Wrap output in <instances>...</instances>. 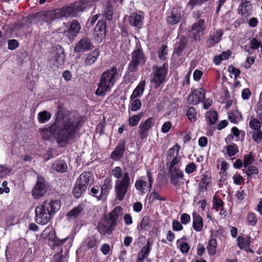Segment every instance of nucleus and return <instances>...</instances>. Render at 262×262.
Instances as JSON below:
<instances>
[{
  "mask_svg": "<svg viewBox=\"0 0 262 262\" xmlns=\"http://www.w3.org/2000/svg\"><path fill=\"white\" fill-rule=\"evenodd\" d=\"M64 117V114L58 111L56 114L55 122L47 128L39 129V132L43 139L50 140L53 136L60 147H64L71 141L76 139L80 129L86 121L85 117L79 116L73 119L70 118L63 121L61 125H57V122L63 119Z\"/></svg>",
  "mask_w": 262,
  "mask_h": 262,
  "instance_id": "nucleus-1",
  "label": "nucleus"
},
{
  "mask_svg": "<svg viewBox=\"0 0 262 262\" xmlns=\"http://www.w3.org/2000/svg\"><path fill=\"white\" fill-rule=\"evenodd\" d=\"M60 208L58 200L45 201L35 208V222L40 225L47 224Z\"/></svg>",
  "mask_w": 262,
  "mask_h": 262,
  "instance_id": "nucleus-2",
  "label": "nucleus"
},
{
  "mask_svg": "<svg viewBox=\"0 0 262 262\" xmlns=\"http://www.w3.org/2000/svg\"><path fill=\"white\" fill-rule=\"evenodd\" d=\"M113 176L117 179L115 181V191L116 198L122 201L126 195L130 186V179L127 172L123 174L120 166H116L112 170Z\"/></svg>",
  "mask_w": 262,
  "mask_h": 262,
  "instance_id": "nucleus-3",
  "label": "nucleus"
},
{
  "mask_svg": "<svg viewBox=\"0 0 262 262\" xmlns=\"http://www.w3.org/2000/svg\"><path fill=\"white\" fill-rule=\"evenodd\" d=\"M118 77V69L115 66L104 72L100 76L98 83V88L95 92L96 95L100 96H105L107 93L111 91Z\"/></svg>",
  "mask_w": 262,
  "mask_h": 262,
  "instance_id": "nucleus-4",
  "label": "nucleus"
},
{
  "mask_svg": "<svg viewBox=\"0 0 262 262\" xmlns=\"http://www.w3.org/2000/svg\"><path fill=\"white\" fill-rule=\"evenodd\" d=\"M122 208L116 206L105 216L103 223L98 224L97 230L101 235H111L118 224V220L123 214Z\"/></svg>",
  "mask_w": 262,
  "mask_h": 262,
  "instance_id": "nucleus-5",
  "label": "nucleus"
},
{
  "mask_svg": "<svg viewBox=\"0 0 262 262\" xmlns=\"http://www.w3.org/2000/svg\"><path fill=\"white\" fill-rule=\"evenodd\" d=\"M72 10V8L68 7V6H64L54 10L33 13L32 17H35L36 19L40 18L48 25H50L55 20L60 19L63 17H71L70 13Z\"/></svg>",
  "mask_w": 262,
  "mask_h": 262,
  "instance_id": "nucleus-6",
  "label": "nucleus"
},
{
  "mask_svg": "<svg viewBox=\"0 0 262 262\" xmlns=\"http://www.w3.org/2000/svg\"><path fill=\"white\" fill-rule=\"evenodd\" d=\"M168 64L167 61L162 66H156L153 68L151 82L154 84L155 89L159 88L166 80L168 73Z\"/></svg>",
  "mask_w": 262,
  "mask_h": 262,
  "instance_id": "nucleus-7",
  "label": "nucleus"
},
{
  "mask_svg": "<svg viewBox=\"0 0 262 262\" xmlns=\"http://www.w3.org/2000/svg\"><path fill=\"white\" fill-rule=\"evenodd\" d=\"M146 58L141 46L132 53V59L128 66V70L131 72H137L140 65H144Z\"/></svg>",
  "mask_w": 262,
  "mask_h": 262,
  "instance_id": "nucleus-8",
  "label": "nucleus"
},
{
  "mask_svg": "<svg viewBox=\"0 0 262 262\" xmlns=\"http://www.w3.org/2000/svg\"><path fill=\"white\" fill-rule=\"evenodd\" d=\"M65 29L62 32L63 35L67 39L72 42L77 36L80 30H81V25L76 19H73L68 23H63Z\"/></svg>",
  "mask_w": 262,
  "mask_h": 262,
  "instance_id": "nucleus-9",
  "label": "nucleus"
},
{
  "mask_svg": "<svg viewBox=\"0 0 262 262\" xmlns=\"http://www.w3.org/2000/svg\"><path fill=\"white\" fill-rule=\"evenodd\" d=\"M66 54L64 49L58 45L54 51L53 56L49 60L51 68H59L64 64Z\"/></svg>",
  "mask_w": 262,
  "mask_h": 262,
  "instance_id": "nucleus-10",
  "label": "nucleus"
},
{
  "mask_svg": "<svg viewBox=\"0 0 262 262\" xmlns=\"http://www.w3.org/2000/svg\"><path fill=\"white\" fill-rule=\"evenodd\" d=\"M97 2V0H81L78 2H75L68 6V7L72 8L73 10L71 12V17L77 16L78 13L82 11L87 8H90Z\"/></svg>",
  "mask_w": 262,
  "mask_h": 262,
  "instance_id": "nucleus-11",
  "label": "nucleus"
},
{
  "mask_svg": "<svg viewBox=\"0 0 262 262\" xmlns=\"http://www.w3.org/2000/svg\"><path fill=\"white\" fill-rule=\"evenodd\" d=\"M155 123L154 117H149L144 121H141L139 125V135L141 140H146L149 135L150 130Z\"/></svg>",
  "mask_w": 262,
  "mask_h": 262,
  "instance_id": "nucleus-12",
  "label": "nucleus"
},
{
  "mask_svg": "<svg viewBox=\"0 0 262 262\" xmlns=\"http://www.w3.org/2000/svg\"><path fill=\"white\" fill-rule=\"evenodd\" d=\"M47 187L43 177L40 175L37 176V181L32 191V195L35 199L43 196L47 192Z\"/></svg>",
  "mask_w": 262,
  "mask_h": 262,
  "instance_id": "nucleus-13",
  "label": "nucleus"
},
{
  "mask_svg": "<svg viewBox=\"0 0 262 262\" xmlns=\"http://www.w3.org/2000/svg\"><path fill=\"white\" fill-rule=\"evenodd\" d=\"M205 98V91L203 89H195L191 92L187 98V102L189 104L198 105L203 102Z\"/></svg>",
  "mask_w": 262,
  "mask_h": 262,
  "instance_id": "nucleus-14",
  "label": "nucleus"
},
{
  "mask_svg": "<svg viewBox=\"0 0 262 262\" xmlns=\"http://www.w3.org/2000/svg\"><path fill=\"white\" fill-rule=\"evenodd\" d=\"M106 27L105 19L102 18L98 20L94 29V38L96 41L100 42L105 38Z\"/></svg>",
  "mask_w": 262,
  "mask_h": 262,
  "instance_id": "nucleus-15",
  "label": "nucleus"
},
{
  "mask_svg": "<svg viewBox=\"0 0 262 262\" xmlns=\"http://www.w3.org/2000/svg\"><path fill=\"white\" fill-rule=\"evenodd\" d=\"M205 21L203 19H199L191 27L190 34L194 40H200V36L204 33L205 30Z\"/></svg>",
  "mask_w": 262,
  "mask_h": 262,
  "instance_id": "nucleus-16",
  "label": "nucleus"
},
{
  "mask_svg": "<svg viewBox=\"0 0 262 262\" xmlns=\"http://www.w3.org/2000/svg\"><path fill=\"white\" fill-rule=\"evenodd\" d=\"M126 150V140H120L117 146L112 152L110 158L115 161L121 160L124 157Z\"/></svg>",
  "mask_w": 262,
  "mask_h": 262,
  "instance_id": "nucleus-17",
  "label": "nucleus"
},
{
  "mask_svg": "<svg viewBox=\"0 0 262 262\" xmlns=\"http://www.w3.org/2000/svg\"><path fill=\"white\" fill-rule=\"evenodd\" d=\"M93 47L92 40L87 36L83 37L74 47L75 52H84L90 50Z\"/></svg>",
  "mask_w": 262,
  "mask_h": 262,
  "instance_id": "nucleus-18",
  "label": "nucleus"
},
{
  "mask_svg": "<svg viewBox=\"0 0 262 262\" xmlns=\"http://www.w3.org/2000/svg\"><path fill=\"white\" fill-rule=\"evenodd\" d=\"M170 183L175 187L179 185L180 181L184 177V172L179 167L168 169Z\"/></svg>",
  "mask_w": 262,
  "mask_h": 262,
  "instance_id": "nucleus-19",
  "label": "nucleus"
},
{
  "mask_svg": "<svg viewBox=\"0 0 262 262\" xmlns=\"http://www.w3.org/2000/svg\"><path fill=\"white\" fill-rule=\"evenodd\" d=\"M237 11L238 14L244 17H248L250 16L252 13V5L251 3L247 0H242L238 6Z\"/></svg>",
  "mask_w": 262,
  "mask_h": 262,
  "instance_id": "nucleus-20",
  "label": "nucleus"
},
{
  "mask_svg": "<svg viewBox=\"0 0 262 262\" xmlns=\"http://www.w3.org/2000/svg\"><path fill=\"white\" fill-rule=\"evenodd\" d=\"M76 180L80 184H82L84 187L88 188L93 184L94 178L91 172L84 171L80 174Z\"/></svg>",
  "mask_w": 262,
  "mask_h": 262,
  "instance_id": "nucleus-21",
  "label": "nucleus"
},
{
  "mask_svg": "<svg viewBox=\"0 0 262 262\" xmlns=\"http://www.w3.org/2000/svg\"><path fill=\"white\" fill-rule=\"evenodd\" d=\"M36 19L32 17V14L16 22L14 25V29L16 30H21L24 28L30 29L32 25V19Z\"/></svg>",
  "mask_w": 262,
  "mask_h": 262,
  "instance_id": "nucleus-22",
  "label": "nucleus"
},
{
  "mask_svg": "<svg viewBox=\"0 0 262 262\" xmlns=\"http://www.w3.org/2000/svg\"><path fill=\"white\" fill-rule=\"evenodd\" d=\"M211 184V177L209 172L206 171L201 176V181L199 183V189L201 192L207 190V188Z\"/></svg>",
  "mask_w": 262,
  "mask_h": 262,
  "instance_id": "nucleus-23",
  "label": "nucleus"
},
{
  "mask_svg": "<svg viewBox=\"0 0 262 262\" xmlns=\"http://www.w3.org/2000/svg\"><path fill=\"white\" fill-rule=\"evenodd\" d=\"M112 188V180L110 178L107 177L105 179L104 183L101 186V191L98 201L102 200L104 197H106Z\"/></svg>",
  "mask_w": 262,
  "mask_h": 262,
  "instance_id": "nucleus-24",
  "label": "nucleus"
},
{
  "mask_svg": "<svg viewBox=\"0 0 262 262\" xmlns=\"http://www.w3.org/2000/svg\"><path fill=\"white\" fill-rule=\"evenodd\" d=\"M144 17L143 15L136 13H132L129 17V24L135 27L141 28L143 24Z\"/></svg>",
  "mask_w": 262,
  "mask_h": 262,
  "instance_id": "nucleus-25",
  "label": "nucleus"
},
{
  "mask_svg": "<svg viewBox=\"0 0 262 262\" xmlns=\"http://www.w3.org/2000/svg\"><path fill=\"white\" fill-rule=\"evenodd\" d=\"M182 19V15L178 9L172 8L170 15L166 17V21L168 24L173 25L178 24Z\"/></svg>",
  "mask_w": 262,
  "mask_h": 262,
  "instance_id": "nucleus-26",
  "label": "nucleus"
},
{
  "mask_svg": "<svg viewBox=\"0 0 262 262\" xmlns=\"http://www.w3.org/2000/svg\"><path fill=\"white\" fill-rule=\"evenodd\" d=\"M251 239V237L249 235H247L246 237L238 236L236 239L237 245L241 249H245L247 251L250 249L251 251H252L250 248Z\"/></svg>",
  "mask_w": 262,
  "mask_h": 262,
  "instance_id": "nucleus-27",
  "label": "nucleus"
},
{
  "mask_svg": "<svg viewBox=\"0 0 262 262\" xmlns=\"http://www.w3.org/2000/svg\"><path fill=\"white\" fill-rule=\"evenodd\" d=\"M146 82L145 80H141L134 90L133 92L130 96V100H133L137 98H140L143 94L145 90Z\"/></svg>",
  "mask_w": 262,
  "mask_h": 262,
  "instance_id": "nucleus-28",
  "label": "nucleus"
},
{
  "mask_svg": "<svg viewBox=\"0 0 262 262\" xmlns=\"http://www.w3.org/2000/svg\"><path fill=\"white\" fill-rule=\"evenodd\" d=\"M41 236L52 242L57 237L55 229L52 226H48L41 233Z\"/></svg>",
  "mask_w": 262,
  "mask_h": 262,
  "instance_id": "nucleus-29",
  "label": "nucleus"
},
{
  "mask_svg": "<svg viewBox=\"0 0 262 262\" xmlns=\"http://www.w3.org/2000/svg\"><path fill=\"white\" fill-rule=\"evenodd\" d=\"M150 252V243L147 241L146 245L143 246L138 253V262H143L145 258L148 256Z\"/></svg>",
  "mask_w": 262,
  "mask_h": 262,
  "instance_id": "nucleus-30",
  "label": "nucleus"
},
{
  "mask_svg": "<svg viewBox=\"0 0 262 262\" xmlns=\"http://www.w3.org/2000/svg\"><path fill=\"white\" fill-rule=\"evenodd\" d=\"M86 189L82 184H80L76 180L72 191L73 195L75 198L79 199L86 192Z\"/></svg>",
  "mask_w": 262,
  "mask_h": 262,
  "instance_id": "nucleus-31",
  "label": "nucleus"
},
{
  "mask_svg": "<svg viewBox=\"0 0 262 262\" xmlns=\"http://www.w3.org/2000/svg\"><path fill=\"white\" fill-rule=\"evenodd\" d=\"M100 54V51L98 49H94L92 52L89 54L84 60V63L85 66H91L95 63L98 59Z\"/></svg>",
  "mask_w": 262,
  "mask_h": 262,
  "instance_id": "nucleus-32",
  "label": "nucleus"
},
{
  "mask_svg": "<svg viewBox=\"0 0 262 262\" xmlns=\"http://www.w3.org/2000/svg\"><path fill=\"white\" fill-rule=\"evenodd\" d=\"M218 114L216 111H209L206 113V121L210 126L214 125L218 120Z\"/></svg>",
  "mask_w": 262,
  "mask_h": 262,
  "instance_id": "nucleus-33",
  "label": "nucleus"
},
{
  "mask_svg": "<svg viewBox=\"0 0 262 262\" xmlns=\"http://www.w3.org/2000/svg\"><path fill=\"white\" fill-rule=\"evenodd\" d=\"M187 45V40L185 37H182L174 47V53L178 56L181 55V53L186 48Z\"/></svg>",
  "mask_w": 262,
  "mask_h": 262,
  "instance_id": "nucleus-34",
  "label": "nucleus"
},
{
  "mask_svg": "<svg viewBox=\"0 0 262 262\" xmlns=\"http://www.w3.org/2000/svg\"><path fill=\"white\" fill-rule=\"evenodd\" d=\"M193 228L198 232L203 230V220L200 215L193 213Z\"/></svg>",
  "mask_w": 262,
  "mask_h": 262,
  "instance_id": "nucleus-35",
  "label": "nucleus"
},
{
  "mask_svg": "<svg viewBox=\"0 0 262 262\" xmlns=\"http://www.w3.org/2000/svg\"><path fill=\"white\" fill-rule=\"evenodd\" d=\"M217 241L216 238L212 235L208 242L207 250L210 255H214L216 252Z\"/></svg>",
  "mask_w": 262,
  "mask_h": 262,
  "instance_id": "nucleus-36",
  "label": "nucleus"
},
{
  "mask_svg": "<svg viewBox=\"0 0 262 262\" xmlns=\"http://www.w3.org/2000/svg\"><path fill=\"white\" fill-rule=\"evenodd\" d=\"M53 168L58 172L64 173L67 171V165L64 160H58L53 163Z\"/></svg>",
  "mask_w": 262,
  "mask_h": 262,
  "instance_id": "nucleus-37",
  "label": "nucleus"
},
{
  "mask_svg": "<svg viewBox=\"0 0 262 262\" xmlns=\"http://www.w3.org/2000/svg\"><path fill=\"white\" fill-rule=\"evenodd\" d=\"M103 13L105 16V20H112L113 19V16L114 14V9L112 4L108 2L106 3L104 7L103 8Z\"/></svg>",
  "mask_w": 262,
  "mask_h": 262,
  "instance_id": "nucleus-38",
  "label": "nucleus"
},
{
  "mask_svg": "<svg viewBox=\"0 0 262 262\" xmlns=\"http://www.w3.org/2000/svg\"><path fill=\"white\" fill-rule=\"evenodd\" d=\"M228 119L231 123L237 124L238 121L243 120L242 113L238 110H234L228 114Z\"/></svg>",
  "mask_w": 262,
  "mask_h": 262,
  "instance_id": "nucleus-39",
  "label": "nucleus"
},
{
  "mask_svg": "<svg viewBox=\"0 0 262 262\" xmlns=\"http://www.w3.org/2000/svg\"><path fill=\"white\" fill-rule=\"evenodd\" d=\"M197 111L192 106H188L186 110V115L191 122H194L197 119Z\"/></svg>",
  "mask_w": 262,
  "mask_h": 262,
  "instance_id": "nucleus-40",
  "label": "nucleus"
},
{
  "mask_svg": "<svg viewBox=\"0 0 262 262\" xmlns=\"http://www.w3.org/2000/svg\"><path fill=\"white\" fill-rule=\"evenodd\" d=\"M150 226V218L149 215L144 216L141 222L139 225L138 226L137 228L139 231H146L148 228Z\"/></svg>",
  "mask_w": 262,
  "mask_h": 262,
  "instance_id": "nucleus-41",
  "label": "nucleus"
},
{
  "mask_svg": "<svg viewBox=\"0 0 262 262\" xmlns=\"http://www.w3.org/2000/svg\"><path fill=\"white\" fill-rule=\"evenodd\" d=\"M181 147L178 144H176L172 147L170 148L167 153L166 161H170L172 157L176 156H179V152Z\"/></svg>",
  "mask_w": 262,
  "mask_h": 262,
  "instance_id": "nucleus-42",
  "label": "nucleus"
},
{
  "mask_svg": "<svg viewBox=\"0 0 262 262\" xmlns=\"http://www.w3.org/2000/svg\"><path fill=\"white\" fill-rule=\"evenodd\" d=\"M83 208L80 205L74 208L70 211L67 214V216L69 219H76L83 211Z\"/></svg>",
  "mask_w": 262,
  "mask_h": 262,
  "instance_id": "nucleus-43",
  "label": "nucleus"
},
{
  "mask_svg": "<svg viewBox=\"0 0 262 262\" xmlns=\"http://www.w3.org/2000/svg\"><path fill=\"white\" fill-rule=\"evenodd\" d=\"M51 114L47 111H43L37 115V120L40 123H45L50 120Z\"/></svg>",
  "mask_w": 262,
  "mask_h": 262,
  "instance_id": "nucleus-44",
  "label": "nucleus"
},
{
  "mask_svg": "<svg viewBox=\"0 0 262 262\" xmlns=\"http://www.w3.org/2000/svg\"><path fill=\"white\" fill-rule=\"evenodd\" d=\"M223 35V32L222 30H217L215 32V35L211 36L210 38L208 40V43L211 46H214L216 43L220 42Z\"/></svg>",
  "mask_w": 262,
  "mask_h": 262,
  "instance_id": "nucleus-45",
  "label": "nucleus"
},
{
  "mask_svg": "<svg viewBox=\"0 0 262 262\" xmlns=\"http://www.w3.org/2000/svg\"><path fill=\"white\" fill-rule=\"evenodd\" d=\"M143 113L140 112L137 115H135L133 116L129 117L128 118V124L131 127L137 126L141 118L143 117Z\"/></svg>",
  "mask_w": 262,
  "mask_h": 262,
  "instance_id": "nucleus-46",
  "label": "nucleus"
},
{
  "mask_svg": "<svg viewBox=\"0 0 262 262\" xmlns=\"http://www.w3.org/2000/svg\"><path fill=\"white\" fill-rule=\"evenodd\" d=\"M243 171L246 173L247 176V179L248 180L251 179V176L253 174H257L258 173V169L253 165H250L245 168Z\"/></svg>",
  "mask_w": 262,
  "mask_h": 262,
  "instance_id": "nucleus-47",
  "label": "nucleus"
},
{
  "mask_svg": "<svg viewBox=\"0 0 262 262\" xmlns=\"http://www.w3.org/2000/svg\"><path fill=\"white\" fill-rule=\"evenodd\" d=\"M147 185V182L141 179H138L135 184L136 189L140 191L141 193H145L146 192L145 187Z\"/></svg>",
  "mask_w": 262,
  "mask_h": 262,
  "instance_id": "nucleus-48",
  "label": "nucleus"
},
{
  "mask_svg": "<svg viewBox=\"0 0 262 262\" xmlns=\"http://www.w3.org/2000/svg\"><path fill=\"white\" fill-rule=\"evenodd\" d=\"M158 57L160 60L165 61L167 60V55L168 54L167 46L162 45L158 51Z\"/></svg>",
  "mask_w": 262,
  "mask_h": 262,
  "instance_id": "nucleus-49",
  "label": "nucleus"
},
{
  "mask_svg": "<svg viewBox=\"0 0 262 262\" xmlns=\"http://www.w3.org/2000/svg\"><path fill=\"white\" fill-rule=\"evenodd\" d=\"M227 154L229 157L235 156L239 151L238 147L235 143H232L226 146Z\"/></svg>",
  "mask_w": 262,
  "mask_h": 262,
  "instance_id": "nucleus-50",
  "label": "nucleus"
},
{
  "mask_svg": "<svg viewBox=\"0 0 262 262\" xmlns=\"http://www.w3.org/2000/svg\"><path fill=\"white\" fill-rule=\"evenodd\" d=\"M142 106L141 101L139 99H135L130 100V109L133 112L139 110Z\"/></svg>",
  "mask_w": 262,
  "mask_h": 262,
  "instance_id": "nucleus-51",
  "label": "nucleus"
},
{
  "mask_svg": "<svg viewBox=\"0 0 262 262\" xmlns=\"http://www.w3.org/2000/svg\"><path fill=\"white\" fill-rule=\"evenodd\" d=\"M250 48L253 50H256L261 48L262 49V42L256 37H253L250 41Z\"/></svg>",
  "mask_w": 262,
  "mask_h": 262,
  "instance_id": "nucleus-52",
  "label": "nucleus"
},
{
  "mask_svg": "<svg viewBox=\"0 0 262 262\" xmlns=\"http://www.w3.org/2000/svg\"><path fill=\"white\" fill-rule=\"evenodd\" d=\"M224 202L220 196L214 195L213 197V206L216 211L224 206Z\"/></svg>",
  "mask_w": 262,
  "mask_h": 262,
  "instance_id": "nucleus-53",
  "label": "nucleus"
},
{
  "mask_svg": "<svg viewBox=\"0 0 262 262\" xmlns=\"http://www.w3.org/2000/svg\"><path fill=\"white\" fill-rule=\"evenodd\" d=\"M252 138L257 144H260L262 142V132L261 130H253Z\"/></svg>",
  "mask_w": 262,
  "mask_h": 262,
  "instance_id": "nucleus-54",
  "label": "nucleus"
},
{
  "mask_svg": "<svg viewBox=\"0 0 262 262\" xmlns=\"http://www.w3.org/2000/svg\"><path fill=\"white\" fill-rule=\"evenodd\" d=\"M126 72L123 77V82L125 84H128L130 82H133L137 79V77L134 74H132L131 72Z\"/></svg>",
  "mask_w": 262,
  "mask_h": 262,
  "instance_id": "nucleus-55",
  "label": "nucleus"
},
{
  "mask_svg": "<svg viewBox=\"0 0 262 262\" xmlns=\"http://www.w3.org/2000/svg\"><path fill=\"white\" fill-rule=\"evenodd\" d=\"M247 220L248 224L252 226H255L257 222V216L253 212H249L248 214Z\"/></svg>",
  "mask_w": 262,
  "mask_h": 262,
  "instance_id": "nucleus-56",
  "label": "nucleus"
},
{
  "mask_svg": "<svg viewBox=\"0 0 262 262\" xmlns=\"http://www.w3.org/2000/svg\"><path fill=\"white\" fill-rule=\"evenodd\" d=\"M254 160V157L253 156L252 152H250L249 155H245L244 157L243 166L246 168L250 166Z\"/></svg>",
  "mask_w": 262,
  "mask_h": 262,
  "instance_id": "nucleus-57",
  "label": "nucleus"
},
{
  "mask_svg": "<svg viewBox=\"0 0 262 262\" xmlns=\"http://www.w3.org/2000/svg\"><path fill=\"white\" fill-rule=\"evenodd\" d=\"M261 122L257 119H252L249 122V127L253 130H260L261 128Z\"/></svg>",
  "mask_w": 262,
  "mask_h": 262,
  "instance_id": "nucleus-58",
  "label": "nucleus"
},
{
  "mask_svg": "<svg viewBox=\"0 0 262 262\" xmlns=\"http://www.w3.org/2000/svg\"><path fill=\"white\" fill-rule=\"evenodd\" d=\"M152 198V201L155 200H159L160 201H166V199L162 197L158 192H157L155 189H154L151 193L150 194L149 199Z\"/></svg>",
  "mask_w": 262,
  "mask_h": 262,
  "instance_id": "nucleus-59",
  "label": "nucleus"
},
{
  "mask_svg": "<svg viewBox=\"0 0 262 262\" xmlns=\"http://www.w3.org/2000/svg\"><path fill=\"white\" fill-rule=\"evenodd\" d=\"M68 239V237H66L62 239H59L57 236L54 239V241L52 242V245L51 246H52L53 248L58 247L60 246H62L67 241Z\"/></svg>",
  "mask_w": 262,
  "mask_h": 262,
  "instance_id": "nucleus-60",
  "label": "nucleus"
},
{
  "mask_svg": "<svg viewBox=\"0 0 262 262\" xmlns=\"http://www.w3.org/2000/svg\"><path fill=\"white\" fill-rule=\"evenodd\" d=\"M171 161L169 163V164L167 165L168 169H173L176 168V165L180 162L181 157H179V156H176L174 157H172L171 159Z\"/></svg>",
  "mask_w": 262,
  "mask_h": 262,
  "instance_id": "nucleus-61",
  "label": "nucleus"
},
{
  "mask_svg": "<svg viewBox=\"0 0 262 262\" xmlns=\"http://www.w3.org/2000/svg\"><path fill=\"white\" fill-rule=\"evenodd\" d=\"M204 1L203 0H190L187 4L186 8L192 10L196 5H201Z\"/></svg>",
  "mask_w": 262,
  "mask_h": 262,
  "instance_id": "nucleus-62",
  "label": "nucleus"
},
{
  "mask_svg": "<svg viewBox=\"0 0 262 262\" xmlns=\"http://www.w3.org/2000/svg\"><path fill=\"white\" fill-rule=\"evenodd\" d=\"M19 47V42L15 39H10L8 41V49L10 50H15Z\"/></svg>",
  "mask_w": 262,
  "mask_h": 262,
  "instance_id": "nucleus-63",
  "label": "nucleus"
},
{
  "mask_svg": "<svg viewBox=\"0 0 262 262\" xmlns=\"http://www.w3.org/2000/svg\"><path fill=\"white\" fill-rule=\"evenodd\" d=\"M97 241L94 236L88 237L86 243V247L90 249L96 246Z\"/></svg>",
  "mask_w": 262,
  "mask_h": 262,
  "instance_id": "nucleus-64",
  "label": "nucleus"
}]
</instances>
